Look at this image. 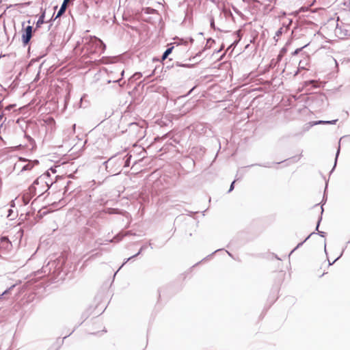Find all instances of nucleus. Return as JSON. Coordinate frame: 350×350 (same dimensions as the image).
I'll use <instances>...</instances> for the list:
<instances>
[{"label": "nucleus", "instance_id": "f257e3e1", "mask_svg": "<svg viewBox=\"0 0 350 350\" xmlns=\"http://www.w3.org/2000/svg\"><path fill=\"white\" fill-rule=\"evenodd\" d=\"M49 189V185L44 178H38L29 187V191L31 195L39 196L43 194Z\"/></svg>", "mask_w": 350, "mask_h": 350}, {"label": "nucleus", "instance_id": "f03ea898", "mask_svg": "<svg viewBox=\"0 0 350 350\" xmlns=\"http://www.w3.org/2000/svg\"><path fill=\"white\" fill-rule=\"evenodd\" d=\"M329 267V265L324 261L323 263H317L314 267V274L317 277H321L326 273L325 272V269L323 268Z\"/></svg>", "mask_w": 350, "mask_h": 350}, {"label": "nucleus", "instance_id": "7ed1b4c3", "mask_svg": "<svg viewBox=\"0 0 350 350\" xmlns=\"http://www.w3.org/2000/svg\"><path fill=\"white\" fill-rule=\"evenodd\" d=\"M31 36H32V27L31 26H27L25 30H24V32L22 35V40H23V42L25 44H27L31 38Z\"/></svg>", "mask_w": 350, "mask_h": 350}, {"label": "nucleus", "instance_id": "20e7f679", "mask_svg": "<svg viewBox=\"0 0 350 350\" xmlns=\"http://www.w3.org/2000/svg\"><path fill=\"white\" fill-rule=\"evenodd\" d=\"M34 196L35 195H31V193H30L29 190L25 191V193H24L23 196V200L24 203L27 204L29 202L30 199Z\"/></svg>", "mask_w": 350, "mask_h": 350}, {"label": "nucleus", "instance_id": "39448f33", "mask_svg": "<svg viewBox=\"0 0 350 350\" xmlns=\"http://www.w3.org/2000/svg\"><path fill=\"white\" fill-rule=\"evenodd\" d=\"M66 5L62 4L59 10L58 11L55 19L57 18L58 17L61 16L66 11Z\"/></svg>", "mask_w": 350, "mask_h": 350}, {"label": "nucleus", "instance_id": "423d86ee", "mask_svg": "<svg viewBox=\"0 0 350 350\" xmlns=\"http://www.w3.org/2000/svg\"><path fill=\"white\" fill-rule=\"evenodd\" d=\"M174 47L172 46L170 48H168L163 53V57H162V59H165L167 57V56L172 53V50H173Z\"/></svg>", "mask_w": 350, "mask_h": 350}, {"label": "nucleus", "instance_id": "0eeeda50", "mask_svg": "<svg viewBox=\"0 0 350 350\" xmlns=\"http://www.w3.org/2000/svg\"><path fill=\"white\" fill-rule=\"evenodd\" d=\"M337 120H334V121H319L318 122V124H334L336 122Z\"/></svg>", "mask_w": 350, "mask_h": 350}, {"label": "nucleus", "instance_id": "6e6552de", "mask_svg": "<svg viewBox=\"0 0 350 350\" xmlns=\"http://www.w3.org/2000/svg\"><path fill=\"white\" fill-rule=\"evenodd\" d=\"M33 165L31 163L27 164L25 166L23 167V170H29L32 168Z\"/></svg>", "mask_w": 350, "mask_h": 350}, {"label": "nucleus", "instance_id": "1a4fd4ad", "mask_svg": "<svg viewBox=\"0 0 350 350\" xmlns=\"http://www.w3.org/2000/svg\"><path fill=\"white\" fill-rule=\"evenodd\" d=\"M235 181H233L230 185V189H229V191H231L233 189H234V184Z\"/></svg>", "mask_w": 350, "mask_h": 350}, {"label": "nucleus", "instance_id": "9d476101", "mask_svg": "<svg viewBox=\"0 0 350 350\" xmlns=\"http://www.w3.org/2000/svg\"><path fill=\"white\" fill-rule=\"evenodd\" d=\"M44 17V15H42L40 19L38 20V23H43V21H42V18Z\"/></svg>", "mask_w": 350, "mask_h": 350}, {"label": "nucleus", "instance_id": "9b49d317", "mask_svg": "<svg viewBox=\"0 0 350 350\" xmlns=\"http://www.w3.org/2000/svg\"><path fill=\"white\" fill-rule=\"evenodd\" d=\"M302 48H299V49H297L294 52V54H297L301 50Z\"/></svg>", "mask_w": 350, "mask_h": 350}, {"label": "nucleus", "instance_id": "f8f14e48", "mask_svg": "<svg viewBox=\"0 0 350 350\" xmlns=\"http://www.w3.org/2000/svg\"><path fill=\"white\" fill-rule=\"evenodd\" d=\"M68 2H69L68 0H64L62 4H64V5L67 6V4H68Z\"/></svg>", "mask_w": 350, "mask_h": 350}, {"label": "nucleus", "instance_id": "ddd939ff", "mask_svg": "<svg viewBox=\"0 0 350 350\" xmlns=\"http://www.w3.org/2000/svg\"><path fill=\"white\" fill-rule=\"evenodd\" d=\"M211 27L214 28V27H215V23H214V21H213V20H212V22H211Z\"/></svg>", "mask_w": 350, "mask_h": 350}, {"label": "nucleus", "instance_id": "4468645a", "mask_svg": "<svg viewBox=\"0 0 350 350\" xmlns=\"http://www.w3.org/2000/svg\"><path fill=\"white\" fill-rule=\"evenodd\" d=\"M137 75H140V73H135V74L134 75V77H137Z\"/></svg>", "mask_w": 350, "mask_h": 350}, {"label": "nucleus", "instance_id": "2eb2a0df", "mask_svg": "<svg viewBox=\"0 0 350 350\" xmlns=\"http://www.w3.org/2000/svg\"><path fill=\"white\" fill-rule=\"evenodd\" d=\"M154 70L152 71V74H150L149 76H152L154 75Z\"/></svg>", "mask_w": 350, "mask_h": 350}]
</instances>
